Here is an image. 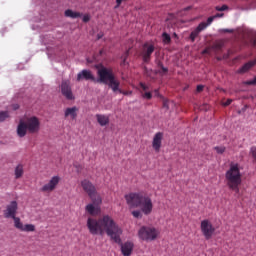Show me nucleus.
<instances>
[{"label": "nucleus", "mask_w": 256, "mask_h": 256, "mask_svg": "<svg viewBox=\"0 0 256 256\" xmlns=\"http://www.w3.org/2000/svg\"><path fill=\"white\" fill-rule=\"evenodd\" d=\"M203 89H205V86H203V85H198V86L196 87L197 93H201V91H203Z\"/></svg>", "instance_id": "4c0bfd02"}, {"label": "nucleus", "mask_w": 256, "mask_h": 256, "mask_svg": "<svg viewBox=\"0 0 256 256\" xmlns=\"http://www.w3.org/2000/svg\"><path fill=\"white\" fill-rule=\"evenodd\" d=\"M155 52V46L153 44L145 43L142 48V59L144 63L151 61V55Z\"/></svg>", "instance_id": "f8f14e48"}, {"label": "nucleus", "mask_w": 256, "mask_h": 256, "mask_svg": "<svg viewBox=\"0 0 256 256\" xmlns=\"http://www.w3.org/2000/svg\"><path fill=\"white\" fill-rule=\"evenodd\" d=\"M97 75L99 77L100 83L108 85V87L113 91V93H120L121 95H131V92L123 91L120 87L121 82L115 77L111 69L102 67L98 69Z\"/></svg>", "instance_id": "20e7f679"}, {"label": "nucleus", "mask_w": 256, "mask_h": 256, "mask_svg": "<svg viewBox=\"0 0 256 256\" xmlns=\"http://www.w3.org/2000/svg\"><path fill=\"white\" fill-rule=\"evenodd\" d=\"M205 29H207V23L202 22L200 23L195 30H193L190 34V39L193 42H195V40L199 37V34L201 33V31H205Z\"/></svg>", "instance_id": "2eb2a0df"}, {"label": "nucleus", "mask_w": 256, "mask_h": 256, "mask_svg": "<svg viewBox=\"0 0 256 256\" xmlns=\"http://www.w3.org/2000/svg\"><path fill=\"white\" fill-rule=\"evenodd\" d=\"M250 153H251L253 159L256 161V146L251 147Z\"/></svg>", "instance_id": "7c9ffc66"}, {"label": "nucleus", "mask_w": 256, "mask_h": 256, "mask_svg": "<svg viewBox=\"0 0 256 256\" xmlns=\"http://www.w3.org/2000/svg\"><path fill=\"white\" fill-rule=\"evenodd\" d=\"M205 53H209V50H208V49H205V50L203 51V54H205Z\"/></svg>", "instance_id": "de8ad7c7"}, {"label": "nucleus", "mask_w": 256, "mask_h": 256, "mask_svg": "<svg viewBox=\"0 0 256 256\" xmlns=\"http://www.w3.org/2000/svg\"><path fill=\"white\" fill-rule=\"evenodd\" d=\"M12 109H13L14 111H17V109H19V104H14V105H12Z\"/></svg>", "instance_id": "79ce46f5"}, {"label": "nucleus", "mask_w": 256, "mask_h": 256, "mask_svg": "<svg viewBox=\"0 0 256 256\" xmlns=\"http://www.w3.org/2000/svg\"><path fill=\"white\" fill-rule=\"evenodd\" d=\"M224 32H225V33H232L233 30L225 29Z\"/></svg>", "instance_id": "a18cd8bd"}, {"label": "nucleus", "mask_w": 256, "mask_h": 256, "mask_svg": "<svg viewBox=\"0 0 256 256\" xmlns=\"http://www.w3.org/2000/svg\"><path fill=\"white\" fill-rule=\"evenodd\" d=\"M214 19H215V16H211L207 19V22H205L207 27H209V25L213 23Z\"/></svg>", "instance_id": "72a5a7b5"}, {"label": "nucleus", "mask_w": 256, "mask_h": 256, "mask_svg": "<svg viewBox=\"0 0 256 256\" xmlns=\"http://www.w3.org/2000/svg\"><path fill=\"white\" fill-rule=\"evenodd\" d=\"M200 229L206 241H209V239H211V237H213L215 233V228L213 227V224L207 219L201 221Z\"/></svg>", "instance_id": "6e6552de"}, {"label": "nucleus", "mask_w": 256, "mask_h": 256, "mask_svg": "<svg viewBox=\"0 0 256 256\" xmlns=\"http://www.w3.org/2000/svg\"><path fill=\"white\" fill-rule=\"evenodd\" d=\"M28 132L30 133H39V129H41V121L36 116H31L25 119L24 121Z\"/></svg>", "instance_id": "1a4fd4ad"}, {"label": "nucleus", "mask_w": 256, "mask_h": 256, "mask_svg": "<svg viewBox=\"0 0 256 256\" xmlns=\"http://www.w3.org/2000/svg\"><path fill=\"white\" fill-rule=\"evenodd\" d=\"M5 119H9V112L7 111L0 112V123H3Z\"/></svg>", "instance_id": "a878e982"}, {"label": "nucleus", "mask_w": 256, "mask_h": 256, "mask_svg": "<svg viewBox=\"0 0 256 256\" xmlns=\"http://www.w3.org/2000/svg\"><path fill=\"white\" fill-rule=\"evenodd\" d=\"M163 143V132H158L154 135L153 141H152V147L156 153H159L161 151V145Z\"/></svg>", "instance_id": "4468645a"}, {"label": "nucleus", "mask_w": 256, "mask_h": 256, "mask_svg": "<svg viewBox=\"0 0 256 256\" xmlns=\"http://www.w3.org/2000/svg\"><path fill=\"white\" fill-rule=\"evenodd\" d=\"M27 125L23 120H20L18 127H17V135L18 137H25L27 135Z\"/></svg>", "instance_id": "a211bd4d"}, {"label": "nucleus", "mask_w": 256, "mask_h": 256, "mask_svg": "<svg viewBox=\"0 0 256 256\" xmlns=\"http://www.w3.org/2000/svg\"><path fill=\"white\" fill-rule=\"evenodd\" d=\"M163 107H165L166 109H169V102L167 100H164Z\"/></svg>", "instance_id": "ea45409f"}, {"label": "nucleus", "mask_w": 256, "mask_h": 256, "mask_svg": "<svg viewBox=\"0 0 256 256\" xmlns=\"http://www.w3.org/2000/svg\"><path fill=\"white\" fill-rule=\"evenodd\" d=\"M168 72H169V69L166 68L165 66L162 67V68H160V70L158 71V73H159L160 75H165V74L168 73Z\"/></svg>", "instance_id": "c756f323"}, {"label": "nucleus", "mask_w": 256, "mask_h": 256, "mask_svg": "<svg viewBox=\"0 0 256 256\" xmlns=\"http://www.w3.org/2000/svg\"><path fill=\"white\" fill-rule=\"evenodd\" d=\"M25 173L23 164H18L14 169L15 179H21Z\"/></svg>", "instance_id": "412c9836"}, {"label": "nucleus", "mask_w": 256, "mask_h": 256, "mask_svg": "<svg viewBox=\"0 0 256 256\" xmlns=\"http://www.w3.org/2000/svg\"><path fill=\"white\" fill-rule=\"evenodd\" d=\"M154 93H155L156 97H159V90L156 89V90L154 91Z\"/></svg>", "instance_id": "49530a36"}, {"label": "nucleus", "mask_w": 256, "mask_h": 256, "mask_svg": "<svg viewBox=\"0 0 256 256\" xmlns=\"http://www.w3.org/2000/svg\"><path fill=\"white\" fill-rule=\"evenodd\" d=\"M81 187L85 193L90 197L92 203L95 205H101L103 203V199H101V196L97 194V188H95V185L91 183V181L85 179L81 181Z\"/></svg>", "instance_id": "423d86ee"}, {"label": "nucleus", "mask_w": 256, "mask_h": 256, "mask_svg": "<svg viewBox=\"0 0 256 256\" xmlns=\"http://www.w3.org/2000/svg\"><path fill=\"white\" fill-rule=\"evenodd\" d=\"M61 181V178L59 176L52 177L48 183L44 184L40 191L42 193H53L55 189H57V185H59V182Z\"/></svg>", "instance_id": "9d476101"}, {"label": "nucleus", "mask_w": 256, "mask_h": 256, "mask_svg": "<svg viewBox=\"0 0 256 256\" xmlns=\"http://www.w3.org/2000/svg\"><path fill=\"white\" fill-rule=\"evenodd\" d=\"M217 17H223V13L214 15V19H217Z\"/></svg>", "instance_id": "c03bdc74"}, {"label": "nucleus", "mask_w": 256, "mask_h": 256, "mask_svg": "<svg viewBox=\"0 0 256 256\" xmlns=\"http://www.w3.org/2000/svg\"><path fill=\"white\" fill-rule=\"evenodd\" d=\"M14 227L16 229H19V231H24L26 233H33L35 231V225L33 224H23L21 222V219H16V223L14 224Z\"/></svg>", "instance_id": "ddd939ff"}, {"label": "nucleus", "mask_w": 256, "mask_h": 256, "mask_svg": "<svg viewBox=\"0 0 256 256\" xmlns=\"http://www.w3.org/2000/svg\"><path fill=\"white\" fill-rule=\"evenodd\" d=\"M84 23H89V21H91V16H89L88 14L84 15L82 18Z\"/></svg>", "instance_id": "473e14b6"}, {"label": "nucleus", "mask_w": 256, "mask_h": 256, "mask_svg": "<svg viewBox=\"0 0 256 256\" xmlns=\"http://www.w3.org/2000/svg\"><path fill=\"white\" fill-rule=\"evenodd\" d=\"M189 9H191V7H187V8H185V11H189Z\"/></svg>", "instance_id": "09e8293b"}, {"label": "nucleus", "mask_w": 256, "mask_h": 256, "mask_svg": "<svg viewBox=\"0 0 256 256\" xmlns=\"http://www.w3.org/2000/svg\"><path fill=\"white\" fill-rule=\"evenodd\" d=\"M65 99H68V101H74L75 95H73V92L69 87L65 88Z\"/></svg>", "instance_id": "b1692460"}, {"label": "nucleus", "mask_w": 256, "mask_h": 256, "mask_svg": "<svg viewBox=\"0 0 256 256\" xmlns=\"http://www.w3.org/2000/svg\"><path fill=\"white\" fill-rule=\"evenodd\" d=\"M160 233L159 229L153 226H142L138 231V237L141 241L151 243V241H156Z\"/></svg>", "instance_id": "39448f33"}, {"label": "nucleus", "mask_w": 256, "mask_h": 256, "mask_svg": "<svg viewBox=\"0 0 256 256\" xmlns=\"http://www.w3.org/2000/svg\"><path fill=\"white\" fill-rule=\"evenodd\" d=\"M225 181L228 189L239 195L241 183H243V175L241 174V166L239 163H231L229 169L225 173Z\"/></svg>", "instance_id": "7ed1b4c3"}, {"label": "nucleus", "mask_w": 256, "mask_h": 256, "mask_svg": "<svg viewBox=\"0 0 256 256\" xmlns=\"http://www.w3.org/2000/svg\"><path fill=\"white\" fill-rule=\"evenodd\" d=\"M100 206L101 204H95L93 202V204H88L86 206V211L89 213V215H98L99 211H101Z\"/></svg>", "instance_id": "f3484780"}, {"label": "nucleus", "mask_w": 256, "mask_h": 256, "mask_svg": "<svg viewBox=\"0 0 256 256\" xmlns=\"http://www.w3.org/2000/svg\"><path fill=\"white\" fill-rule=\"evenodd\" d=\"M125 199L129 207L140 208V210L132 211V215L135 219H143V214L151 215V213H153V200L147 193L132 192L125 195Z\"/></svg>", "instance_id": "f03ea898"}, {"label": "nucleus", "mask_w": 256, "mask_h": 256, "mask_svg": "<svg viewBox=\"0 0 256 256\" xmlns=\"http://www.w3.org/2000/svg\"><path fill=\"white\" fill-rule=\"evenodd\" d=\"M133 242H125L124 244H121V252L123 256H131L133 253Z\"/></svg>", "instance_id": "dca6fc26"}, {"label": "nucleus", "mask_w": 256, "mask_h": 256, "mask_svg": "<svg viewBox=\"0 0 256 256\" xmlns=\"http://www.w3.org/2000/svg\"><path fill=\"white\" fill-rule=\"evenodd\" d=\"M96 119L100 127H106V125H109V116L105 114H96Z\"/></svg>", "instance_id": "6ab92c4d"}, {"label": "nucleus", "mask_w": 256, "mask_h": 256, "mask_svg": "<svg viewBox=\"0 0 256 256\" xmlns=\"http://www.w3.org/2000/svg\"><path fill=\"white\" fill-rule=\"evenodd\" d=\"M19 210V204L17 201H11L6 208L3 210V216L5 219H13L14 225L17 223V219H21L17 217V211Z\"/></svg>", "instance_id": "0eeeda50"}, {"label": "nucleus", "mask_w": 256, "mask_h": 256, "mask_svg": "<svg viewBox=\"0 0 256 256\" xmlns=\"http://www.w3.org/2000/svg\"><path fill=\"white\" fill-rule=\"evenodd\" d=\"M79 112V108L76 106L72 108H66L65 117H70L71 119H77V113Z\"/></svg>", "instance_id": "aec40b11"}, {"label": "nucleus", "mask_w": 256, "mask_h": 256, "mask_svg": "<svg viewBox=\"0 0 256 256\" xmlns=\"http://www.w3.org/2000/svg\"><path fill=\"white\" fill-rule=\"evenodd\" d=\"M101 37H103L102 35L98 34V39H101Z\"/></svg>", "instance_id": "8fccbe9b"}, {"label": "nucleus", "mask_w": 256, "mask_h": 256, "mask_svg": "<svg viewBox=\"0 0 256 256\" xmlns=\"http://www.w3.org/2000/svg\"><path fill=\"white\" fill-rule=\"evenodd\" d=\"M227 9H229L227 5L216 6V11H227Z\"/></svg>", "instance_id": "c85d7f7f"}, {"label": "nucleus", "mask_w": 256, "mask_h": 256, "mask_svg": "<svg viewBox=\"0 0 256 256\" xmlns=\"http://www.w3.org/2000/svg\"><path fill=\"white\" fill-rule=\"evenodd\" d=\"M76 81H92L93 83L101 82V80H97V78H95V75H93V72H91V70L87 69H84L77 74Z\"/></svg>", "instance_id": "9b49d317"}, {"label": "nucleus", "mask_w": 256, "mask_h": 256, "mask_svg": "<svg viewBox=\"0 0 256 256\" xmlns=\"http://www.w3.org/2000/svg\"><path fill=\"white\" fill-rule=\"evenodd\" d=\"M162 39H163V43H165L166 45H168V43H171V36L167 34V32H164L162 34Z\"/></svg>", "instance_id": "393cba45"}, {"label": "nucleus", "mask_w": 256, "mask_h": 256, "mask_svg": "<svg viewBox=\"0 0 256 256\" xmlns=\"http://www.w3.org/2000/svg\"><path fill=\"white\" fill-rule=\"evenodd\" d=\"M233 103V99H227L226 102L223 103L224 107H229V105Z\"/></svg>", "instance_id": "e433bc0d"}, {"label": "nucleus", "mask_w": 256, "mask_h": 256, "mask_svg": "<svg viewBox=\"0 0 256 256\" xmlns=\"http://www.w3.org/2000/svg\"><path fill=\"white\" fill-rule=\"evenodd\" d=\"M143 99H153V94H151V92H145L144 94H142Z\"/></svg>", "instance_id": "cd10ccee"}, {"label": "nucleus", "mask_w": 256, "mask_h": 256, "mask_svg": "<svg viewBox=\"0 0 256 256\" xmlns=\"http://www.w3.org/2000/svg\"><path fill=\"white\" fill-rule=\"evenodd\" d=\"M245 85H256V77L253 80L246 81Z\"/></svg>", "instance_id": "f704fd0d"}, {"label": "nucleus", "mask_w": 256, "mask_h": 256, "mask_svg": "<svg viewBox=\"0 0 256 256\" xmlns=\"http://www.w3.org/2000/svg\"><path fill=\"white\" fill-rule=\"evenodd\" d=\"M157 65H158V68H159V69H161V68L164 67V66H163V62H161V61H158Z\"/></svg>", "instance_id": "37998d69"}, {"label": "nucleus", "mask_w": 256, "mask_h": 256, "mask_svg": "<svg viewBox=\"0 0 256 256\" xmlns=\"http://www.w3.org/2000/svg\"><path fill=\"white\" fill-rule=\"evenodd\" d=\"M123 1H127V0H116V3H117L116 7H120L121 3H123Z\"/></svg>", "instance_id": "a19ab883"}, {"label": "nucleus", "mask_w": 256, "mask_h": 256, "mask_svg": "<svg viewBox=\"0 0 256 256\" xmlns=\"http://www.w3.org/2000/svg\"><path fill=\"white\" fill-rule=\"evenodd\" d=\"M256 65V60L254 61H250L246 64H244L238 71V73H247V71H249V69H251V67H255Z\"/></svg>", "instance_id": "4be33fe9"}, {"label": "nucleus", "mask_w": 256, "mask_h": 256, "mask_svg": "<svg viewBox=\"0 0 256 256\" xmlns=\"http://www.w3.org/2000/svg\"><path fill=\"white\" fill-rule=\"evenodd\" d=\"M62 95H65V80H62L60 85Z\"/></svg>", "instance_id": "2f4dec72"}, {"label": "nucleus", "mask_w": 256, "mask_h": 256, "mask_svg": "<svg viewBox=\"0 0 256 256\" xmlns=\"http://www.w3.org/2000/svg\"><path fill=\"white\" fill-rule=\"evenodd\" d=\"M87 227L91 235H103V233H106L114 243L121 245L123 229L115 223L111 216L106 215L98 220L95 218H88Z\"/></svg>", "instance_id": "f257e3e1"}, {"label": "nucleus", "mask_w": 256, "mask_h": 256, "mask_svg": "<svg viewBox=\"0 0 256 256\" xmlns=\"http://www.w3.org/2000/svg\"><path fill=\"white\" fill-rule=\"evenodd\" d=\"M140 87L141 89H143L144 91H148L149 90V86L145 85V83L140 82Z\"/></svg>", "instance_id": "c9c22d12"}, {"label": "nucleus", "mask_w": 256, "mask_h": 256, "mask_svg": "<svg viewBox=\"0 0 256 256\" xmlns=\"http://www.w3.org/2000/svg\"><path fill=\"white\" fill-rule=\"evenodd\" d=\"M100 55H103V50H100Z\"/></svg>", "instance_id": "3c124183"}, {"label": "nucleus", "mask_w": 256, "mask_h": 256, "mask_svg": "<svg viewBox=\"0 0 256 256\" xmlns=\"http://www.w3.org/2000/svg\"><path fill=\"white\" fill-rule=\"evenodd\" d=\"M225 146H215L214 147V151H216V153H218V155H223V153H225Z\"/></svg>", "instance_id": "bb28decb"}, {"label": "nucleus", "mask_w": 256, "mask_h": 256, "mask_svg": "<svg viewBox=\"0 0 256 256\" xmlns=\"http://www.w3.org/2000/svg\"><path fill=\"white\" fill-rule=\"evenodd\" d=\"M65 17H71V19H77L81 17V13L79 12H74L73 10H66L65 11Z\"/></svg>", "instance_id": "5701e85b"}, {"label": "nucleus", "mask_w": 256, "mask_h": 256, "mask_svg": "<svg viewBox=\"0 0 256 256\" xmlns=\"http://www.w3.org/2000/svg\"><path fill=\"white\" fill-rule=\"evenodd\" d=\"M254 45L256 46V39L254 40Z\"/></svg>", "instance_id": "603ef678"}, {"label": "nucleus", "mask_w": 256, "mask_h": 256, "mask_svg": "<svg viewBox=\"0 0 256 256\" xmlns=\"http://www.w3.org/2000/svg\"><path fill=\"white\" fill-rule=\"evenodd\" d=\"M127 57H129V50L126 51L124 59H123V65H125V61L127 60Z\"/></svg>", "instance_id": "58836bf2"}]
</instances>
